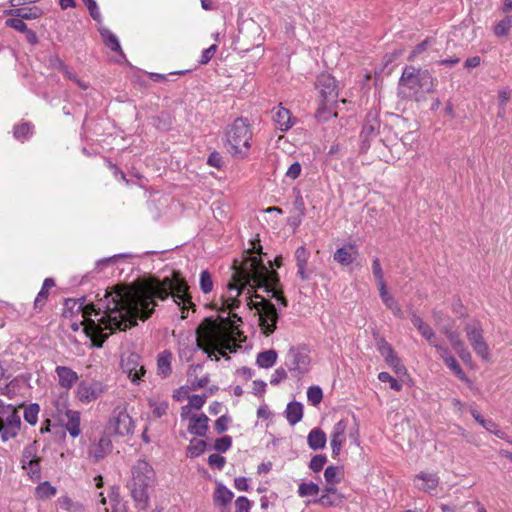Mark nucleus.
Masks as SVG:
<instances>
[{
  "label": "nucleus",
  "mask_w": 512,
  "mask_h": 512,
  "mask_svg": "<svg viewBox=\"0 0 512 512\" xmlns=\"http://www.w3.org/2000/svg\"><path fill=\"white\" fill-rule=\"evenodd\" d=\"M173 297L175 303L181 307L182 319L187 318L189 308L195 310V304L189 294V286L181 277L179 271H173L172 277L162 280L150 277L132 284H117L104 292V299H100L97 309L94 304L83 306L84 298L67 299L65 306L73 308L78 305L77 311L82 312L84 318V332L91 338L93 345L100 348L108 339L103 330H122L137 325V320H147L156 307L155 299L166 300Z\"/></svg>",
  "instance_id": "nucleus-1"
},
{
  "label": "nucleus",
  "mask_w": 512,
  "mask_h": 512,
  "mask_svg": "<svg viewBox=\"0 0 512 512\" xmlns=\"http://www.w3.org/2000/svg\"><path fill=\"white\" fill-rule=\"evenodd\" d=\"M253 248L247 251L248 256L238 264L234 261L233 268L235 272L232 276V282L228 284V289L236 290V296L221 297L222 306L218 310L220 312L232 311L240 306L238 297L241 295L242 290L253 283L255 288H264L272 298L279 301L284 307L288 305L287 299L284 297L283 292L279 289L280 278L276 271L270 270L263 260L253 253L262 254V247L260 241L257 243L252 242Z\"/></svg>",
  "instance_id": "nucleus-2"
},
{
  "label": "nucleus",
  "mask_w": 512,
  "mask_h": 512,
  "mask_svg": "<svg viewBox=\"0 0 512 512\" xmlns=\"http://www.w3.org/2000/svg\"><path fill=\"white\" fill-rule=\"evenodd\" d=\"M219 321L221 325L211 319H206L196 329L197 347L207 353L209 357L218 351L222 357L229 359L230 357L224 350L236 351V346H233L231 342L236 335L241 334L236 324L241 323L242 318L238 314L232 313L226 317L219 316Z\"/></svg>",
  "instance_id": "nucleus-3"
},
{
  "label": "nucleus",
  "mask_w": 512,
  "mask_h": 512,
  "mask_svg": "<svg viewBox=\"0 0 512 512\" xmlns=\"http://www.w3.org/2000/svg\"><path fill=\"white\" fill-rule=\"evenodd\" d=\"M155 472L145 460H138L132 467V480L129 484L131 496L140 509H146L149 504L148 490L154 485Z\"/></svg>",
  "instance_id": "nucleus-4"
},
{
  "label": "nucleus",
  "mask_w": 512,
  "mask_h": 512,
  "mask_svg": "<svg viewBox=\"0 0 512 512\" xmlns=\"http://www.w3.org/2000/svg\"><path fill=\"white\" fill-rule=\"evenodd\" d=\"M252 131L247 119L237 118L226 131L225 146L230 154L245 158L250 149Z\"/></svg>",
  "instance_id": "nucleus-5"
},
{
  "label": "nucleus",
  "mask_w": 512,
  "mask_h": 512,
  "mask_svg": "<svg viewBox=\"0 0 512 512\" xmlns=\"http://www.w3.org/2000/svg\"><path fill=\"white\" fill-rule=\"evenodd\" d=\"M260 301H253L249 299L248 307L250 310L255 309L259 316V326L265 336H269L276 330V325L279 319V314L273 303L255 294L254 296Z\"/></svg>",
  "instance_id": "nucleus-6"
},
{
  "label": "nucleus",
  "mask_w": 512,
  "mask_h": 512,
  "mask_svg": "<svg viewBox=\"0 0 512 512\" xmlns=\"http://www.w3.org/2000/svg\"><path fill=\"white\" fill-rule=\"evenodd\" d=\"M400 85L416 92L421 90L430 93L434 89V79L428 70L406 67L400 78Z\"/></svg>",
  "instance_id": "nucleus-7"
},
{
  "label": "nucleus",
  "mask_w": 512,
  "mask_h": 512,
  "mask_svg": "<svg viewBox=\"0 0 512 512\" xmlns=\"http://www.w3.org/2000/svg\"><path fill=\"white\" fill-rule=\"evenodd\" d=\"M466 337L472 346L474 352L483 360L490 359L489 346L483 337V328L479 321L473 320L467 323L464 327Z\"/></svg>",
  "instance_id": "nucleus-8"
},
{
  "label": "nucleus",
  "mask_w": 512,
  "mask_h": 512,
  "mask_svg": "<svg viewBox=\"0 0 512 512\" xmlns=\"http://www.w3.org/2000/svg\"><path fill=\"white\" fill-rule=\"evenodd\" d=\"M133 428V421L126 410L119 407L114 409L109 421V431L119 436H126L133 432Z\"/></svg>",
  "instance_id": "nucleus-9"
},
{
  "label": "nucleus",
  "mask_w": 512,
  "mask_h": 512,
  "mask_svg": "<svg viewBox=\"0 0 512 512\" xmlns=\"http://www.w3.org/2000/svg\"><path fill=\"white\" fill-rule=\"evenodd\" d=\"M121 368L123 373L137 383L145 374L144 366L141 364V358L136 353H125L121 357Z\"/></svg>",
  "instance_id": "nucleus-10"
},
{
  "label": "nucleus",
  "mask_w": 512,
  "mask_h": 512,
  "mask_svg": "<svg viewBox=\"0 0 512 512\" xmlns=\"http://www.w3.org/2000/svg\"><path fill=\"white\" fill-rule=\"evenodd\" d=\"M310 358L305 348L291 347L287 354L286 365L290 371L303 372L309 365Z\"/></svg>",
  "instance_id": "nucleus-11"
},
{
  "label": "nucleus",
  "mask_w": 512,
  "mask_h": 512,
  "mask_svg": "<svg viewBox=\"0 0 512 512\" xmlns=\"http://www.w3.org/2000/svg\"><path fill=\"white\" fill-rule=\"evenodd\" d=\"M103 392L102 384L97 381H82L77 387V397L83 403L95 401Z\"/></svg>",
  "instance_id": "nucleus-12"
},
{
  "label": "nucleus",
  "mask_w": 512,
  "mask_h": 512,
  "mask_svg": "<svg viewBox=\"0 0 512 512\" xmlns=\"http://www.w3.org/2000/svg\"><path fill=\"white\" fill-rule=\"evenodd\" d=\"M317 87L323 101L326 103H333L338 96L336 80L330 74H321L317 78Z\"/></svg>",
  "instance_id": "nucleus-13"
},
{
  "label": "nucleus",
  "mask_w": 512,
  "mask_h": 512,
  "mask_svg": "<svg viewBox=\"0 0 512 512\" xmlns=\"http://www.w3.org/2000/svg\"><path fill=\"white\" fill-rule=\"evenodd\" d=\"M346 428L347 423L344 420L338 421L333 427V431L331 433V448L334 457L338 456L341 451L342 444L344 443L346 438Z\"/></svg>",
  "instance_id": "nucleus-14"
},
{
  "label": "nucleus",
  "mask_w": 512,
  "mask_h": 512,
  "mask_svg": "<svg viewBox=\"0 0 512 512\" xmlns=\"http://www.w3.org/2000/svg\"><path fill=\"white\" fill-rule=\"evenodd\" d=\"M414 483L419 490L432 493L439 484V478L435 473L421 472L415 476Z\"/></svg>",
  "instance_id": "nucleus-15"
},
{
  "label": "nucleus",
  "mask_w": 512,
  "mask_h": 512,
  "mask_svg": "<svg viewBox=\"0 0 512 512\" xmlns=\"http://www.w3.org/2000/svg\"><path fill=\"white\" fill-rule=\"evenodd\" d=\"M309 257L310 253L305 247L300 246L296 249L295 260L297 265V275L302 280H309L311 277V272L306 269Z\"/></svg>",
  "instance_id": "nucleus-16"
},
{
  "label": "nucleus",
  "mask_w": 512,
  "mask_h": 512,
  "mask_svg": "<svg viewBox=\"0 0 512 512\" xmlns=\"http://www.w3.org/2000/svg\"><path fill=\"white\" fill-rule=\"evenodd\" d=\"M209 418L205 414H193L189 418L188 431L198 437H204L208 431Z\"/></svg>",
  "instance_id": "nucleus-17"
},
{
  "label": "nucleus",
  "mask_w": 512,
  "mask_h": 512,
  "mask_svg": "<svg viewBox=\"0 0 512 512\" xmlns=\"http://www.w3.org/2000/svg\"><path fill=\"white\" fill-rule=\"evenodd\" d=\"M386 364H388L396 376L404 378L410 377L406 367L402 364L400 358L394 353L392 347L386 343Z\"/></svg>",
  "instance_id": "nucleus-18"
},
{
  "label": "nucleus",
  "mask_w": 512,
  "mask_h": 512,
  "mask_svg": "<svg viewBox=\"0 0 512 512\" xmlns=\"http://www.w3.org/2000/svg\"><path fill=\"white\" fill-rule=\"evenodd\" d=\"M55 371L59 378V385L63 388L70 389L78 380L77 373L69 367L57 366Z\"/></svg>",
  "instance_id": "nucleus-19"
},
{
  "label": "nucleus",
  "mask_w": 512,
  "mask_h": 512,
  "mask_svg": "<svg viewBox=\"0 0 512 512\" xmlns=\"http://www.w3.org/2000/svg\"><path fill=\"white\" fill-rule=\"evenodd\" d=\"M273 120L276 127L281 131H287L293 125L290 111L283 107H278L276 110H273Z\"/></svg>",
  "instance_id": "nucleus-20"
},
{
  "label": "nucleus",
  "mask_w": 512,
  "mask_h": 512,
  "mask_svg": "<svg viewBox=\"0 0 512 512\" xmlns=\"http://www.w3.org/2000/svg\"><path fill=\"white\" fill-rule=\"evenodd\" d=\"M112 449V443L108 436H102L98 443L90 449V456L96 461L103 459Z\"/></svg>",
  "instance_id": "nucleus-21"
},
{
  "label": "nucleus",
  "mask_w": 512,
  "mask_h": 512,
  "mask_svg": "<svg viewBox=\"0 0 512 512\" xmlns=\"http://www.w3.org/2000/svg\"><path fill=\"white\" fill-rule=\"evenodd\" d=\"M67 421L65 423L66 429L70 436L75 438L80 435V413L74 410H67L65 413Z\"/></svg>",
  "instance_id": "nucleus-22"
},
{
  "label": "nucleus",
  "mask_w": 512,
  "mask_h": 512,
  "mask_svg": "<svg viewBox=\"0 0 512 512\" xmlns=\"http://www.w3.org/2000/svg\"><path fill=\"white\" fill-rule=\"evenodd\" d=\"M233 492L229 490L226 486L219 483L216 486L213 499L216 505L222 506L223 508L227 507L232 499H233Z\"/></svg>",
  "instance_id": "nucleus-23"
},
{
  "label": "nucleus",
  "mask_w": 512,
  "mask_h": 512,
  "mask_svg": "<svg viewBox=\"0 0 512 512\" xmlns=\"http://www.w3.org/2000/svg\"><path fill=\"white\" fill-rule=\"evenodd\" d=\"M357 256V252L353 246L342 247L334 253V260L341 265L347 266L351 264Z\"/></svg>",
  "instance_id": "nucleus-24"
},
{
  "label": "nucleus",
  "mask_w": 512,
  "mask_h": 512,
  "mask_svg": "<svg viewBox=\"0 0 512 512\" xmlns=\"http://www.w3.org/2000/svg\"><path fill=\"white\" fill-rule=\"evenodd\" d=\"M326 434L319 428H314L310 431L307 437L308 446L312 450H319L326 445Z\"/></svg>",
  "instance_id": "nucleus-25"
},
{
  "label": "nucleus",
  "mask_w": 512,
  "mask_h": 512,
  "mask_svg": "<svg viewBox=\"0 0 512 512\" xmlns=\"http://www.w3.org/2000/svg\"><path fill=\"white\" fill-rule=\"evenodd\" d=\"M171 352L165 350L158 355L157 359V372L158 375L167 377L171 374Z\"/></svg>",
  "instance_id": "nucleus-26"
},
{
  "label": "nucleus",
  "mask_w": 512,
  "mask_h": 512,
  "mask_svg": "<svg viewBox=\"0 0 512 512\" xmlns=\"http://www.w3.org/2000/svg\"><path fill=\"white\" fill-rule=\"evenodd\" d=\"M303 417V406L299 402H290L286 408V418L291 425L297 424Z\"/></svg>",
  "instance_id": "nucleus-27"
},
{
  "label": "nucleus",
  "mask_w": 512,
  "mask_h": 512,
  "mask_svg": "<svg viewBox=\"0 0 512 512\" xmlns=\"http://www.w3.org/2000/svg\"><path fill=\"white\" fill-rule=\"evenodd\" d=\"M54 286L55 282L52 278H46L44 280L42 288L34 301V306L36 309H41L45 305L48 299L49 290Z\"/></svg>",
  "instance_id": "nucleus-28"
},
{
  "label": "nucleus",
  "mask_w": 512,
  "mask_h": 512,
  "mask_svg": "<svg viewBox=\"0 0 512 512\" xmlns=\"http://www.w3.org/2000/svg\"><path fill=\"white\" fill-rule=\"evenodd\" d=\"M277 352L273 349L262 351L257 355L256 364L260 368H270L277 361Z\"/></svg>",
  "instance_id": "nucleus-29"
},
{
  "label": "nucleus",
  "mask_w": 512,
  "mask_h": 512,
  "mask_svg": "<svg viewBox=\"0 0 512 512\" xmlns=\"http://www.w3.org/2000/svg\"><path fill=\"white\" fill-rule=\"evenodd\" d=\"M101 36L107 47H109L112 51L118 52L120 55L124 56L119 40L115 34H113L108 29H103L101 30Z\"/></svg>",
  "instance_id": "nucleus-30"
},
{
  "label": "nucleus",
  "mask_w": 512,
  "mask_h": 512,
  "mask_svg": "<svg viewBox=\"0 0 512 512\" xmlns=\"http://www.w3.org/2000/svg\"><path fill=\"white\" fill-rule=\"evenodd\" d=\"M40 461L41 458H38L22 464V468L27 471L28 475L33 480H40L41 478Z\"/></svg>",
  "instance_id": "nucleus-31"
},
{
  "label": "nucleus",
  "mask_w": 512,
  "mask_h": 512,
  "mask_svg": "<svg viewBox=\"0 0 512 512\" xmlns=\"http://www.w3.org/2000/svg\"><path fill=\"white\" fill-rule=\"evenodd\" d=\"M386 382L389 383V386L394 391H401L404 385H410L412 380L411 377L404 378L402 376L392 377L386 373Z\"/></svg>",
  "instance_id": "nucleus-32"
},
{
  "label": "nucleus",
  "mask_w": 512,
  "mask_h": 512,
  "mask_svg": "<svg viewBox=\"0 0 512 512\" xmlns=\"http://www.w3.org/2000/svg\"><path fill=\"white\" fill-rule=\"evenodd\" d=\"M12 15L22 19H36L41 15V10L38 7L17 8L12 11Z\"/></svg>",
  "instance_id": "nucleus-33"
},
{
  "label": "nucleus",
  "mask_w": 512,
  "mask_h": 512,
  "mask_svg": "<svg viewBox=\"0 0 512 512\" xmlns=\"http://www.w3.org/2000/svg\"><path fill=\"white\" fill-rule=\"evenodd\" d=\"M511 98V92L508 89H502L498 93L499 110L497 116L501 119L506 117V105Z\"/></svg>",
  "instance_id": "nucleus-34"
},
{
  "label": "nucleus",
  "mask_w": 512,
  "mask_h": 512,
  "mask_svg": "<svg viewBox=\"0 0 512 512\" xmlns=\"http://www.w3.org/2000/svg\"><path fill=\"white\" fill-rule=\"evenodd\" d=\"M512 27V16H506L494 28V33L498 37L507 36Z\"/></svg>",
  "instance_id": "nucleus-35"
},
{
  "label": "nucleus",
  "mask_w": 512,
  "mask_h": 512,
  "mask_svg": "<svg viewBox=\"0 0 512 512\" xmlns=\"http://www.w3.org/2000/svg\"><path fill=\"white\" fill-rule=\"evenodd\" d=\"M40 411V407L38 404L33 403L27 406L24 410V419L31 425H35L38 420V413Z\"/></svg>",
  "instance_id": "nucleus-36"
},
{
  "label": "nucleus",
  "mask_w": 512,
  "mask_h": 512,
  "mask_svg": "<svg viewBox=\"0 0 512 512\" xmlns=\"http://www.w3.org/2000/svg\"><path fill=\"white\" fill-rule=\"evenodd\" d=\"M373 273L378 280L379 295L384 300V280L382 276L381 262L378 258L373 261Z\"/></svg>",
  "instance_id": "nucleus-37"
},
{
  "label": "nucleus",
  "mask_w": 512,
  "mask_h": 512,
  "mask_svg": "<svg viewBox=\"0 0 512 512\" xmlns=\"http://www.w3.org/2000/svg\"><path fill=\"white\" fill-rule=\"evenodd\" d=\"M56 494V488L51 486L49 482H43L36 488V495L41 499H47Z\"/></svg>",
  "instance_id": "nucleus-38"
},
{
  "label": "nucleus",
  "mask_w": 512,
  "mask_h": 512,
  "mask_svg": "<svg viewBox=\"0 0 512 512\" xmlns=\"http://www.w3.org/2000/svg\"><path fill=\"white\" fill-rule=\"evenodd\" d=\"M319 486L314 482L301 483L298 487V494L301 497L314 496L319 493Z\"/></svg>",
  "instance_id": "nucleus-39"
},
{
  "label": "nucleus",
  "mask_w": 512,
  "mask_h": 512,
  "mask_svg": "<svg viewBox=\"0 0 512 512\" xmlns=\"http://www.w3.org/2000/svg\"><path fill=\"white\" fill-rule=\"evenodd\" d=\"M308 401L313 405L317 406L323 398L322 389L319 386H311L307 390Z\"/></svg>",
  "instance_id": "nucleus-40"
},
{
  "label": "nucleus",
  "mask_w": 512,
  "mask_h": 512,
  "mask_svg": "<svg viewBox=\"0 0 512 512\" xmlns=\"http://www.w3.org/2000/svg\"><path fill=\"white\" fill-rule=\"evenodd\" d=\"M206 448V442L200 439H192L188 446V451L192 457L201 455Z\"/></svg>",
  "instance_id": "nucleus-41"
},
{
  "label": "nucleus",
  "mask_w": 512,
  "mask_h": 512,
  "mask_svg": "<svg viewBox=\"0 0 512 512\" xmlns=\"http://www.w3.org/2000/svg\"><path fill=\"white\" fill-rule=\"evenodd\" d=\"M200 288L205 294L210 293L213 289L212 277L207 270H203L200 274Z\"/></svg>",
  "instance_id": "nucleus-42"
},
{
  "label": "nucleus",
  "mask_w": 512,
  "mask_h": 512,
  "mask_svg": "<svg viewBox=\"0 0 512 512\" xmlns=\"http://www.w3.org/2000/svg\"><path fill=\"white\" fill-rule=\"evenodd\" d=\"M340 469L337 466H328L325 469L324 477L328 484H336L340 482Z\"/></svg>",
  "instance_id": "nucleus-43"
},
{
  "label": "nucleus",
  "mask_w": 512,
  "mask_h": 512,
  "mask_svg": "<svg viewBox=\"0 0 512 512\" xmlns=\"http://www.w3.org/2000/svg\"><path fill=\"white\" fill-rule=\"evenodd\" d=\"M445 364L455 373V375L462 381H468V378L463 371V369L460 367L458 362L454 357L448 358L445 362Z\"/></svg>",
  "instance_id": "nucleus-44"
},
{
  "label": "nucleus",
  "mask_w": 512,
  "mask_h": 512,
  "mask_svg": "<svg viewBox=\"0 0 512 512\" xmlns=\"http://www.w3.org/2000/svg\"><path fill=\"white\" fill-rule=\"evenodd\" d=\"M379 128H380L379 121L374 119V123H371L370 120H367V122L365 123V125L362 129V133H361V136L363 137V141H362L363 146L366 144L367 137L372 135L376 129L379 130Z\"/></svg>",
  "instance_id": "nucleus-45"
},
{
  "label": "nucleus",
  "mask_w": 512,
  "mask_h": 512,
  "mask_svg": "<svg viewBox=\"0 0 512 512\" xmlns=\"http://www.w3.org/2000/svg\"><path fill=\"white\" fill-rule=\"evenodd\" d=\"M37 449H36V441H34L32 444L28 445L24 448L22 453V460L21 463L25 464L29 462V460H36L39 457L36 455Z\"/></svg>",
  "instance_id": "nucleus-46"
},
{
  "label": "nucleus",
  "mask_w": 512,
  "mask_h": 512,
  "mask_svg": "<svg viewBox=\"0 0 512 512\" xmlns=\"http://www.w3.org/2000/svg\"><path fill=\"white\" fill-rule=\"evenodd\" d=\"M471 415L473 418L483 426L487 431L492 430V428H496L497 424L492 420H487L482 417V415L475 409H471Z\"/></svg>",
  "instance_id": "nucleus-47"
},
{
  "label": "nucleus",
  "mask_w": 512,
  "mask_h": 512,
  "mask_svg": "<svg viewBox=\"0 0 512 512\" xmlns=\"http://www.w3.org/2000/svg\"><path fill=\"white\" fill-rule=\"evenodd\" d=\"M32 126L30 123H22L20 125L15 126L14 128V136L15 138L21 140L27 137L31 133Z\"/></svg>",
  "instance_id": "nucleus-48"
},
{
  "label": "nucleus",
  "mask_w": 512,
  "mask_h": 512,
  "mask_svg": "<svg viewBox=\"0 0 512 512\" xmlns=\"http://www.w3.org/2000/svg\"><path fill=\"white\" fill-rule=\"evenodd\" d=\"M305 203L303 200V197L300 193V191H296V197L293 203V210L292 212L294 214H299L300 216H305Z\"/></svg>",
  "instance_id": "nucleus-49"
},
{
  "label": "nucleus",
  "mask_w": 512,
  "mask_h": 512,
  "mask_svg": "<svg viewBox=\"0 0 512 512\" xmlns=\"http://www.w3.org/2000/svg\"><path fill=\"white\" fill-rule=\"evenodd\" d=\"M327 461V458L325 455H315L312 457L309 467L314 472H319L323 469L325 463Z\"/></svg>",
  "instance_id": "nucleus-50"
},
{
  "label": "nucleus",
  "mask_w": 512,
  "mask_h": 512,
  "mask_svg": "<svg viewBox=\"0 0 512 512\" xmlns=\"http://www.w3.org/2000/svg\"><path fill=\"white\" fill-rule=\"evenodd\" d=\"M232 445L230 436H223L215 441L214 448L218 452H226Z\"/></svg>",
  "instance_id": "nucleus-51"
},
{
  "label": "nucleus",
  "mask_w": 512,
  "mask_h": 512,
  "mask_svg": "<svg viewBox=\"0 0 512 512\" xmlns=\"http://www.w3.org/2000/svg\"><path fill=\"white\" fill-rule=\"evenodd\" d=\"M434 315H435L436 324L439 326L441 333H443L447 337L448 333H451L452 331H454L452 321H448L447 323H441L442 317H441L440 313L435 312Z\"/></svg>",
  "instance_id": "nucleus-52"
},
{
  "label": "nucleus",
  "mask_w": 512,
  "mask_h": 512,
  "mask_svg": "<svg viewBox=\"0 0 512 512\" xmlns=\"http://www.w3.org/2000/svg\"><path fill=\"white\" fill-rule=\"evenodd\" d=\"M6 24L20 32H27L28 30L27 25L23 22V19L16 16L15 18L8 19Z\"/></svg>",
  "instance_id": "nucleus-53"
},
{
  "label": "nucleus",
  "mask_w": 512,
  "mask_h": 512,
  "mask_svg": "<svg viewBox=\"0 0 512 512\" xmlns=\"http://www.w3.org/2000/svg\"><path fill=\"white\" fill-rule=\"evenodd\" d=\"M386 307L391 309L393 314L397 317H402L403 312L398 303L386 291Z\"/></svg>",
  "instance_id": "nucleus-54"
},
{
  "label": "nucleus",
  "mask_w": 512,
  "mask_h": 512,
  "mask_svg": "<svg viewBox=\"0 0 512 512\" xmlns=\"http://www.w3.org/2000/svg\"><path fill=\"white\" fill-rule=\"evenodd\" d=\"M250 507V501L244 496L235 500V512H250Z\"/></svg>",
  "instance_id": "nucleus-55"
},
{
  "label": "nucleus",
  "mask_w": 512,
  "mask_h": 512,
  "mask_svg": "<svg viewBox=\"0 0 512 512\" xmlns=\"http://www.w3.org/2000/svg\"><path fill=\"white\" fill-rule=\"evenodd\" d=\"M5 426H8L12 429L20 430L21 420L20 416L14 410L6 419Z\"/></svg>",
  "instance_id": "nucleus-56"
},
{
  "label": "nucleus",
  "mask_w": 512,
  "mask_h": 512,
  "mask_svg": "<svg viewBox=\"0 0 512 512\" xmlns=\"http://www.w3.org/2000/svg\"><path fill=\"white\" fill-rule=\"evenodd\" d=\"M420 334L428 341L430 345H436L437 337L433 329L427 324L420 331Z\"/></svg>",
  "instance_id": "nucleus-57"
},
{
  "label": "nucleus",
  "mask_w": 512,
  "mask_h": 512,
  "mask_svg": "<svg viewBox=\"0 0 512 512\" xmlns=\"http://www.w3.org/2000/svg\"><path fill=\"white\" fill-rule=\"evenodd\" d=\"M206 398H207L206 395H203V396L197 395V394L191 395L188 398L189 405L191 407H193L194 409H197V410L201 409L206 402Z\"/></svg>",
  "instance_id": "nucleus-58"
},
{
  "label": "nucleus",
  "mask_w": 512,
  "mask_h": 512,
  "mask_svg": "<svg viewBox=\"0 0 512 512\" xmlns=\"http://www.w3.org/2000/svg\"><path fill=\"white\" fill-rule=\"evenodd\" d=\"M208 463L211 467H215V468L221 470L224 467L226 460L223 456H221L219 454H211L208 457Z\"/></svg>",
  "instance_id": "nucleus-59"
},
{
  "label": "nucleus",
  "mask_w": 512,
  "mask_h": 512,
  "mask_svg": "<svg viewBox=\"0 0 512 512\" xmlns=\"http://www.w3.org/2000/svg\"><path fill=\"white\" fill-rule=\"evenodd\" d=\"M216 51H217V45L216 44H213L209 48L205 49L202 52L201 58L199 60V63L202 64V65L207 64L213 58V56L216 53Z\"/></svg>",
  "instance_id": "nucleus-60"
},
{
  "label": "nucleus",
  "mask_w": 512,
  "mask_h": 512,
  "mask_svg": "<svg viewBox=\"0 0 512 512\" xmlns=\"http://www.w3.org/2000/svg\"><path fill=\"white\" fill-rule=\"evenodd\" d=\"M429 43H430V40L426 39V40L422 41L421 43H419L418 45H416L414 47V49L412 50L411 54L409 55L408 60L412 61V60H414V58L416 56H418L421 53H423L424 51H426Z\"/></svg>",
  "instance_id": "nucleus-61"
},
{
  "label": "nucleus",
  "mask_w": 512,
  "mask_h": 512,
  "mask_svg": "<svg viewBox=\"0 0 512 512\" xmlns=\"http://www.w3.org/2000/svg\"><path fill=\"white\" fill-rule=\"evenodd\" d=\"M447 338L450 341L451 346L454 350L461 348L465 344L463 342V340L460 338L459 333L456 331H452L451 333H448Z\"/></svg>",
  "instance_id": "nucleus-62"
},
{
  "label": "nucleus",
  "mask_w": 512,
  "mask_h": 512,
  "mask_svg": "<svg viewBox=\"0 0 512 512\" xmlns=\"http://www.w3.org/2000/svg\"><path fill=\"white\" fill-rule=\"evenodd\" d=\"M287 378V372L284 368H278L275 370L271 377L270 383L272 385H278L281 381Z\"/></svg>",
  "instance_id": "nucleus-63"
},
{
  "label": "nucleus",
  "mask_w": 512,
  "mask_h": 512,
  "mask_svg": "<svg viewBox=\"0 0 512 512\" xmlns=\"http://www.w3.org/2000/svg\"><path fill=\"white\" fill-rule=\"evenodd\" d=\"M301 170H302L301 164L299 162H294L288 168V170L286 172V176L293 180L297 179L301 174Z\"/></svg>",
  "instance_id": "nucleus-64"
}]
</instances>
